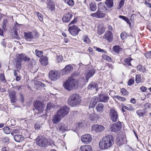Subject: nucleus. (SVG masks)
I'll return each mask as SVG.
<instances>
[{"mask_svg": "<svg viewBox=\"0 0 151 151\" xmlns=\"http://www.w3.org/2000/svg\"><path fill=\"white\" fill-rule=\"evenodd\" d=\"M114 143V138L111 135L108 134L104 136L100 140L99 145L100 148L104 150L110 148Z\"/></svg>", "mask_w": 151, "mask_h": 151, "instance_id": "1", "label": "nucleus"}, {"mask_svg": "<svg viewBox=\"0 0 151 151\" xmlns=\"http://www.w3.org/2000/svg\"><path fill=\"white\" fill-rule=\"evenodd\" d=\"M81 102V97L76 93L70 95L67 101L68 104L72 107L76 106L79 104Z\"/></svg>", "mask_w": 151, "mask_h": 151, "instance_id": "2", "label": "nucleus"}, {"mask_svg": "<svg viewBox=\"0 0 151 151\" xmlns=\"http://www.w3.org/2000/svg\"><path fill=\"white\" fill-rule=\"evenodd\" d=\"M78 81L73 77H70L66 81L63 85L67 90L70 91L77 84Z\"/></svg>", "mask_w": 151, "mask_h": 151, "instance_id": "3", "label": "nucleus"}, {"mask_svg": "<svg viewBox=\"0 0 151 151\" xmlns=\"http://www.w3.org/2000/svg\"><path fill=\"white\" fill-rule=\"evenodd\" d=\"M36 144L41 147H46L48 144V140L43 137H38L36 139Z\"/></svg>", "mask_w": 151, "mask_h": 151, "instance_id": "4", "label": "nucleus"}, {"mask_svg": "<svg viewBox=\"0 0 151 151\" xmlns=\"http://www.w3.org/2000/svg\"><path fill=\"white\" fill-rule=\"evenodd\" d=\"M69 109L66 106H63L60 108L57 113L58 115L61 116L62 118L64 117L69 113Z\"/></svg>", "mask_w": 151, "mask_h": 151, "instance_id": "5", "label": "nucleus"}, {"mask_svg": "<svg viewBox=\"0 0 151 151\" xmlns=\"http://www.w3.org/2000/svg\"><path fill=\"white\" fill-rule=\"evenodd\" d=\"M91 136L89 134H86L81 136V139L82 142L85 144H88L92 140Z\"/></svg>", "mask_w": 151, "mask_h": 151, "instance_id": "6", "label": "nucleus"}, {"mask_svg": "<svg viewBox=\"0 0 151 151\" xmlns=\"http://www.w3.org/2000/svg\"><path fill=\"white\" fill-rule=\"evenodd\" d=\"M109 116L113 122H116L118 119L117 112L113 109H111L109 112Z\"/></svg>", "mask_w": 151, "mask_h": 151, "instance_id": "7", "label": "nucleus"}, {"mask_svg": "<svg viewBox=\"0 0 151 151\" xmlns=\"http://www.w3.org/2000/svg\"><path fill=\"white\" fill-rule=\"evenodd\" d=\"M80 29L76 26L73 25L69 27L68 31L73 36L78 34Z\"/></svg>", "mask_w": 151, "mask_h": 151, "instance_id": "8", "label": "nucleus"}, {"mask_svg": "<svg viewBox=\"0 0 151 151\" xmlns=\"http://www.w3.org/2000/svg\"><path fill=\"white\" fill-rule=\"evenodd\" d=\"M34 105L35 108L39 111V114L42 112L44 105L42 102L39 101H35L34 103Z\"/></svg>", "mask_w": 151, "mask_h": 151, "instance_id": "9", "label": "nucleus"}, {"mask_svg": "<svg viewBox=\"0 0 151 151\" xmlns=\"http://www.w3.org/2000/svg\"><path fill=\"white\" fill-rule=\"evenodd\" d=\"M102 38L109 42H111L113 39V35L111 31H107L103 36Z\"/></svg>", "mask_w": 151, "mask_h": 151, "instance_id": "10", "label": "nucleus"}, {"mask_svg": "<svg viewBox=\"0 0 151 151\" xmlns=\"http://www.w3.org/2000/svg\"><path fill=\"white\" fill-rule=\"evenodd\" d=\"M49 73L50 78L53 81L57 80L59 76V73L57 71L55 70H50Z\"/></svg>", "mask_w": 151, "mask_h": 151, "instance_id": "11", "label": "nucleus"}, {"mask_svg": "<svg viewBox=\"0 0 151 151\" xmlns=\"http://www.w3.org/2000/svg\"><path fill=\"white\" fill-rule=\"evenodd\" d=\"M92 130L96 133L103 131L104 129V127L101 125L95 124L91 126Z\"/></svg>", "mask_w": 151, "mask_h": 151, "instance_id": "12", "label": "nucleus"}, {"mask_svg": "<svg viewBox=\"0 0 151 151\" xmlns=\"http://www.w3.org/2000/svg\"><path fill=\"white\" fill-rule=\"evenodd\" d=\"M109 99V96L106 94L101 93L99 95V101L107 103Z\"/></svg>", "mask_w": 151, "mask_h": 151, "instance_id": "13", "label": "nucleus"}, {"mask_svg": "<svg viewBox=\"0 0 151 151\" xmlns=\"http://www.w3.org/2000/svg\"><path fill=\"white\" fill-rule=\"evenodd\" d=\"M121 128V123L120 122H117L112 125L110 129L111 132H116L119 131Z\"/></svg>", "mask_w": 151, "mask_h": 151, "instance_id": "14", "label": "nucleus"}, {"mask_svg": "<svg viewBox=\"0 0 151 151\" xmlns=\"http://www.w3.org/2000/svg\"><path fill=\"white\" fill-rule=\"evenodd\" d=\"M73 16V15L71 13L68 12L64 15L62 18V20L63 22L66 23L68 22Z\"/></svg>", "mask_w": 151, "mask_h": 151, "instance_id": "15", "label": "nucleus"}, {"mask_svg": "<svg viewBox=\"0 0 151 151\" xmlns=\"http://www.w3.org/2000/svg\"><path fill=\"white\" fill-rule=\"evenodd\" d=\"M73 67L70 64L66 66L62 70L63 75L67 74L70 73L73 69Z\"/></svg>", "mask_w": 151, "mask_h": 151, "instance_id": "16", "label": "nucleus"}, {"mask_svg": "<svg viewBox=\"0 0 151 151\" xmlns=\"http://www.w3.org/2000/svg\"><path fill=\"white\" fill-rule=\"evenodd\" d=\"M57 130L60 132H63L67 130V127L63 123H59L57 127Z\"/></svg>", "mask_w": 151, "mask_h": 151, "instance_id": "17", "label": "nucleus"}, {"mask_svg": "<svg viewBox=\"0 0 151 151\" xmlns=\"http://www.w3.org/2000/svg\"><path fill=\"white\" fill-rule=\"evenodd\" d=\"M35 88L37 90H45V85L39 81H36L34 83Z\"/></svg>", "mask_w": 151, "mask_h": 151, "instance_id": "18", "label": "nucleus"}, {"mask_svg": "<svg viewBox=\"0 0 151 151\" xmlns=\"http://www.w3.org/2000/svg\"><path fill=\"white\" fill-rule=\"evenodd\" d=\"M16 23V24L15 25L14 27H13L12 30V34L13 37L15 38H18L19 36L18 35L17 30H18V28L19 27V25L18 23Z\"/></svg>", "mask_w": 151, "mask_h": 151, "instance_id": "19", "label": "nucleus"}, {"mask_svg": "<svg viewBox=\"0 0 151 151\" xmlns=\"http://www.w3.org/2000/svg\"><path fill=\"white\" fill-rule=\"evenodd\" d=\"M9 95L11 102H15L16 100L15 91L12 90L10 91Z\"/></svg>", "mask_w": 151, "mask_h": 151, "instance_id": "20", "label": "nucleus"}, {"mask_svg": "<svg viewBox=\"0 0 151 151\" xmlns=\"http://www.w3.org/2000/svg\"><path fill=\"white\" fill-rule=\"evenodd\" d=\"M99 101V97L94 96L93 97L90 101L89 105V107L93 108Z\"/></svg>", "mask_w": 151, "mask_h": 151, "instance_id": "21", "label": "nucleus"}, {"mask_svg": "<svg viewBox=\"0 0 151 151\" xmlns=\"http://www.w3.org/2000/svg\"><path fill=\"white\" fill-rule=\"evenodd\" d=\"M95 71L94 69H92L90 70H89L86 72V79L88 81V79L92 77L95 73Z\"/></svg>", "mask_w": 151, "mask_h": 151, "instance_id": "22", "label": "nucleus"}, {"mask_svg": "<svg viewBox=\"0 0 151 151\" xmlns=\"http://www.w3.org/2000/svg\"><path fill=\"white\" fill-rule=\"evenodd\" d=\"M61 116L57 113L56 114L54 115L52 118V122L53 124H57L58 122H60L61 120Z\"/></svg>", "mask_w": 151, "mask_h": 151, "instance_id": "23", "label": "nucleus"}, {"mask_svg": "<svg viewBox=\"0 0 151 151\" xmlns=\"http://www.w3.org/2000/svg\"><path fill=\"white\" fill-rule=\"evenodd\" d=\"M98 86L96 83L93 81L90 83L88 87V89H89L92 90L96 88V91L98 90Z\"/></svg>", "mask_w": 151, "mask_h": 151, "instance_id": "24", "label": "nucleus"}, {"mask_svg": "<svg viewBox=\"0 0 151 151\" xmlns=\"http://www.w3.org/2000/svg\"><path fill=\"white\" fill-rule=\"evenodd\" d=\"M80 150L81 151H93L91 146L89 145L81 146Z\"/></svg>", "mask_w": 151, "mask_h": 151, "instance_id": "25", "label": "nucleus"}, {"mask_svg": "<svg viewBox=\"0 0 151 151\" xmlns=\"http://www.w3.org/2000/svg\"><path fill=\"white\" fill-rule=\"evenodd\" d=\"M105 27L102 25H100L98 27L97 33L99 35H100L105 31Z\"/></svg>", "mask_w": 151, "mask_h": 151, "instance_id": "26", "label": "nucleus"}, {"mask_svg": "<svg viewBox=\"0 0 151 151\" xmlns=\"http://www.w3.org/2000/svg\"><path fill=\"white\" fill-rule=\"evenodd\" d=\"M21 133V135L19 134V136H23L25 138L29 137V133L28 131L25 129L19 130V133Z\"/></svg>", "mask_w": 151, "mask_h": 151, "instance_id": "27", "label": "nucleus"}, {"mask_svg": "<svg viewBox=\"0 0 151 151\" xmlns=\"http://www.w3.org/2000/svg\"><path fill=\"white\" fill-rule=\"evenodd\" d=\"M99 118L98 116L95 113H93L91 114L89 117V119L92 122L96 121Z\"/></svg>", "mask_w": 151, "mask_h": 151, "instance_id": "28", "label": "nucleus"}, {"mask_svg": "<svg viewBox=\"0 0 151 151\" xmlns=\"http://www.w3.org/2000/svg\"><path fill=\"white\" fill-rule=\"evenodd\" d=\"M104 105L103 104L100 103L96 106V109L97 111L100 113L103 111Z\"/></svg>", "mask_w": 151, "mask_h": 151, "instance_id": "29", "label": "nucleus"}, {"mask_svg": "<svg viewBox=\"0 0 151 151\" xmlns=\"http://www.w3.org/2000/svg\"><path fill=\"white\" fill-rule=\"evenodd\" d=\"M41 64L45 66L48 64V60L47 57H44L43 58H40L39 60Z\"/></svg>", "mask_w": 151, "mask_h": 151, "instance_id": "30", "label": "nucleus"}, {"mask_svg": "<svg viewBox=\"0 0 151 151\" xmlns=\"http://www.w3.org/2000/svg\"><path fill=\"white\" fill-rule=\"evenodd\" d=\"M105 3L108 8H111L113 6V0H106Z\"/></svg>", "mask_w": 151, "mask_h": 151, "instance_id": "31", "label": "nucleus"}, {"mask_svg": "<svg viewBox=\"0 0 151 151\" xmlns=\"http://www.w3.org/2000/svg\"><path fill=\"white\" fill-rule=\"evenodd\" d=\"M102 10H99L97 12V18H100L104 17L106 15L105 14L102 12Z\"/></svg>", "mask_w": 151, "mask_h": 151, "instance_id": "32", "label": "nucleus"}, {"mask_svg": "<svg viewBox=\"0 0 151 151\" xmlns=\"http://www.w3.org/2000/svg\"><path fill=\"white\" fill-rule=\"evenodd\" d=\"M24 37L26 38L31 40L33 37L32 32H24Z\"/></svg>", "mask_w": 151, "mask_h": 151, "instance_id": "33", "label": "nucleus"}, {"mask_svg": "<svg viewBox=\"0 0 151 151\" xmlns=\"http://www.w3.org/2000/svg\"><path fill=\"white\" fill-rule=\"evenodd\" d=\"M122 50V49L118 45H115L113 48V51L117 53H119Z\"/></svg>", "mask_w": 151, "mask_h": 151, "instance_id": "34", "label": "nucleus"}, {"mask_svg": "<svg viewBox=\"0 0 151 151\" xmlns=\"http://www.w3.org/2000/svg\"><path fill=\"white\" fill-rule=\"evenodd\" d=\"M4 132L6 134H9L12 131V129L8 127H5L3 129Z\"/></svg>", "mask_w": 151, "mask_h": 151, "instance_id": "35", "label": "nucleus"}, {"mask_svg": "<svg viewBox=\"0 0 151 151\" xmlns=\"http://www.w3.org/2000/svg\"><path fill=\"white\" fill-rule=\"evenodd\" d=\"M90 7L91 10L92 11H94L96 9V4L94 3H91L90 5Z\"/></svg>", "mask_w": 151, "mask_h": 151, "instance_id": "36", "label": "nucleus"}, {"mask_svg": "<svg viewBox=\"0 0 151 151\" xmlns=\"http://www.w3.org/2000/svg\"><path fill=\"white\" fill-rule=\"evenodd\" d=\"M132 60V59L130 58H129L125 59L124 60L125 65H131V64L130 62Z\"/></svg>", "mask_w": 151, "mask_h": 151, "instance_id": "37", "label": "nucleus"}, {"mask_svg": "<svg viewBox=\"0 0 151 151\" xmlns=\"http://www.w3.org/2000/svg\"><path fill=\"white\" fill-rule=\"evenodd\" d=\"M137 69L143 73L145 70V67L141 65H139L137 66Z\"/></svg>", "mask_w": 151, "mask_h": 151, "instance_id": "38", "label": "nucleus"}, {"mask_svg": "<svg viewBox=\"0 0 151 151\" xmlns=\"http://www.w3.org/2000/svg\"><path fill=\"white\" fill-rule=\"evenodd\" d=\"M114 97L117 99L118 100L121 101H124L126 100L125 98L124 97H121L118 96H114Z\"/></svg>", "mask_w": 151, "mask_h": 151, "instance_id": "39", "label": "nucleus"}, {"mask_svg": "<svg viewBox=\"0 0 151 151\" xmlns=\"http://www.w3.org/2000/svg\"><path fill=\"white\" fill-rule=\"evenodd\" d=\"M66 3L69 6H72L74 5V3L73 0H65Z\"/></svg>", "mask_w": 151, "mask_h": 151, "instance_id": "40", "label": "nucleus"}, {"mask_svg": "<svg viewBox=\"0 0 151 151\" xmlns=\"http://www.w3.org/2000/svg\"><path fill=\"white\" fill-rule=\"evenodd\" d=\"M83 40L84 42L86 43L89 44L90 43V40L87 36H84Z\"/></svg>", "mask_w": 151, "mask_h": 151, "instance_id": "41", "label": "nucleus"}, {"mask_svg": "<svg viewBox=\"0 0 151 151\" xmlns=\"http://www.w3.org/2000/svg\"><path fill=\"white\" fill-rule=\"evenodd\" d=\"M55 107L54 105L51 103L48 104L47 105V110L51 109Z\"/></svg>", "mask_w": 151, "mask_h": 151, "instance_id": "42", "label": "nucleus"}, {"mask_svg": "<svg viewBox=\"0 0 151 151\" xmlns=\"http://www.w3.org/2000/svg\"><path fill=\"white\" fill-rule=\"evenodd\" d=\"M135 81L136 82L138 83H139L141 82V79L140 75H138L136 76Z\"/></svg>", "mask_w": 151, "mask_h": 151, "instance_id": "43", "label": "nucleus"}, {"mask_svg": "<svg viewBox=\"0 0 151 151\" xmlns=\"http://www.w3.org/2000/svg\"><path fill=\"white\" fill-rule=\"evenodd\" d=\"M35 53L36 55L39 57L42 55L43 52L42 51H39L37 50H35Z\"/></svg>", "mask_w": 151, "mask_h": 151, "instance_id": "44", "label": "nucleus"}, {"mask_svg": "<svg viewBox=\"0 0 151 151\" xmlns=\"http://www.w3.org/2000/svg\"><path fill=\"white\" fill-rule=\"evenodd\" d=\"M47 8L50 10L53 11L55 9V5L54 4L47 6Z\"/></svg>", "mask_w": 151, "mask_h": 151, "instance_id": "45", "label": "nucleus"}, {"mask_svg": "<svg viewBox=\"0 0 151 151\" xmlns=\"http://www.w3.org/2000/svg\"><path fill=\"white\" fill-rule=\"evenodd\" d=\"M7 22V19H5L3 22L2 25V28L4 30H5L6 29V23Z\"/></svg>", "mask_w": 151, "mask_h": 151, "instance_id": "46", "label": "nucleus"}, {"mask_svg": "<svg viewBox=\"0 0 151 151\" xmlns=\"http://www.w3.org/2000/svg\"><path fill=\"white\" fill-rule=\"evenodd\" d=\"M121 91L122 94L124 96L127 95L128 94V92L124 88H122L121 89Z\"/></svg>", "mask_w": 151, "mask_h": 151, "instance_id": "47", "label": "nucleus"}, {"mask_svg": "<svg viewBox=\"0 0 151 151\" xmlns=\"http://www.w3.org/2000/svg\"><path fill=\"white\" fill-rule=\"evenodd\" d=\"M102 9H105V7L103 3L100 2L99 4L98 10H102Z\"/></svg>", "mask_w": 151, "mask_h": 151, "instance_id": "48", "label": "nucleus"}, {"mask_svg": "<svg viewBox=\"0 0 151 151\" xmlns=\"http://www.w3.org/2000/svg\"><path fill=\"white\" fill-rule=\"evenodd\" d=\"M136 113L139 117L143 116L144 114L143 112V111L141 109L137 110L136 111Z\"/></svg>", "mask_w": 151, "mask_h": 151, "instance_id": "49", "label": "nucleus"}, {"mask_svg": "<svg viewBox=\"0 0 151 151\" xmlns=\"http://www.w3.org/2000/svg\"><path fill=\"white\" fill-rule=\"evenodd\" d=\"M127 34L125 32L121 33L120 35L121 37L122 40L124 39L127 38Z\"/></svg>", "mask_w": 151, "mask_h": 151, "instance_id": "50", "label": "nucleus"}, {"mask_svg": "<svg viewBox=\"0 0 151 151\" xmlns=\"http://www.w3.org/2000/svg\"><path fill=\"white\" fill-rule=\"evenodd\" d=\"M0 80L5 82L6 81L4 74L2 73L0 74Z\"/></svg>", "mask_w": 151, "mask_h": 151, "instance_id": "51", "label": "nucleus"}, {"mask_svg": "<svg viewBox=\"0 0 151 151\" xmlns=\"http://www.w3.org/2000/svg\"><path fill=\"white\" fill-rule=\"evenodd\" d=\"M102 57L104 59L108 61H109L111 60V58L105 55H102Z\"/></svg>", "mask_w": 151, "mask_h": 151, "instance_id": "52", "label": "nucleus"}, {"mask_svg": "<svg viewBox=\"0 0 151 151\" xmlns=\"http://www.w3.org/2000/svg\"><path fill=\"white\" fill-rule=\"evenodd\" d=\"M144 55L147 58H151V51L145 53Z\"/></svg>", "mask_w": 151, "mask_h": 151, "instance_id": "53", "label": "nucleus"}, {"mask_svg": "<svg viewBox=\"0 0 151 151\" xmlns=\"http://www.w3.org/2000/svg\"><path fill=\"white\" fill-rule=\"evenodd\" d=\"M37 14L40 20L41 21H42L43 20V15L39 12H37Z\"/></svg>", "mask_w": 151, "mask_h": 151, "instance_id": "54", "label": "nucleus"}, {"mask_svg": "<svg viewBox=\"0 0 151 151\" xmlns=\"http://www.w3.org/2000/svg\"><path fill=\"white\" fill-rule=\"evenodd\" d=\"M134 83V79H130L128 82V86H130L133 84Z\"/></svg>", "mask_w": 151, "mask_h": 151, "instance_id": "55", "label": "nucleus"}, {"mask_svg": "<svg viewBox=\"0 0 151 151\" xmlns=\"http://www.w3.org/2000/svg\"><path fill=\"white\" fill-rule=\"evenodd\" d=\"M25 56L26 55L24 54H21L19 55V60L22 61L24 60Z\"/></svg>", "mask_w": 151, "mask_h": 151, "instance_id": "56", "label": "nucleus"}, {"mask_svg": "<svg viewBox=\"0 0 151 151\" xmlns=\"http://www.w3.org/2000/svg\"><path fill=\"white\" fill-rule=\"evenodd\" d=\"M124 0H122L119 3V8L120 9L124 5Z\"/></svg>", "mask_w": 151, "mask_h": 151, "instance_id": "57", "label": "nucleus"}, {"mask_svg": "<svg viewBox=\"0 0 151 151\" xmlns=\"http://www.w3.org/2000/svg\"><path fill=\"white\" fill-rule=\"evenodd\" d=\"M14 140L17 142H19V135L18 134L15 135L14 137Z\"/></svg>", "mask_w": 151, "mask_h": 151, "instance_id": "58", "label": "nucleus"}, {"mask_svg": "<svg viewBox=\"0 0 151 151\" xmlns=\"http://www.w3.org/2000/svg\"><path fill=\"white\" fill-rule=\"evenodd\" d=\"M16 124V121L14 119H12L10 120V125L14 126Z\"/></svg>", "mask_w": 151, "mask_h": 151, "instance_id": "59", "label": "nucleus"}, {"mask_svg": "<svg viewBox=\"0 0 151 151\" xmlns=\"http://www.w3.org/2000/svg\"><path fill=\"white\" fill-rule=\"evenodd\" d=\"M96 50L98 51V52L104 53V52H106L105 51L101 49V48L98 47H96Z\"/></svg>", "mask_w": 151, "mask_h": 151, "instance_id": "60", "label": "nucleus"}, {"mask_svg": "<svg viewBox=\"0 0 151 151\" xmlns=\"http://www.w3.org/2000/svg\"><path fill=\"white\" fill-rule=\"evenodd\" d=\"M2 141L4 142H7L9 141V138L7 137H5L2 138Z\"/></svg>", "mask_w": 151, "mask_h": 151, "instance_id": "61", "label": "nucleus"}, {"mask_svg": "<svg viewBox=\"0 0 151 151\" xmlns=\"http://www.w3.org/2000/svg\"><path fill=\"white\" fill-rule=\"evenodd\" d=\"M77 18H75L69 24V25H70L73 24H74L76 23L77 22Z\"/></svg>", "mask_w": 151, "mask_h": 151, "instance_id": "62", "label": "nucleus"}, {"mask_svg": "<svg viewBox=\"0 0 151 151\" xmlns=\"http://www.w3.org/2000/svg\"><path fill=\"white\" fill-rule=\"evenodd\" d=\"M63 57L59 55V56L57 59L59 63L60 62H61L62 61V60L63 59Z\"/></svg>", "mask_w": 151, "mask_h": 151, "instance_id": "63", "label": "nucleus"}, {"mask_svg": "<svg viewBox=\"0 0 151 151\" xmlns=\"http://www.w3.org/2000/svg\"><path fill=\"white\" fill-rule=\"evenodd\" d=\"M35 127L36 129L38 130L40 129V126L39 124H36L35 125Z\"/></svg>", "mask_w": 151, "mask_h": 151, "instance_id": "64", "label": "nucleus"}]
</instances>
